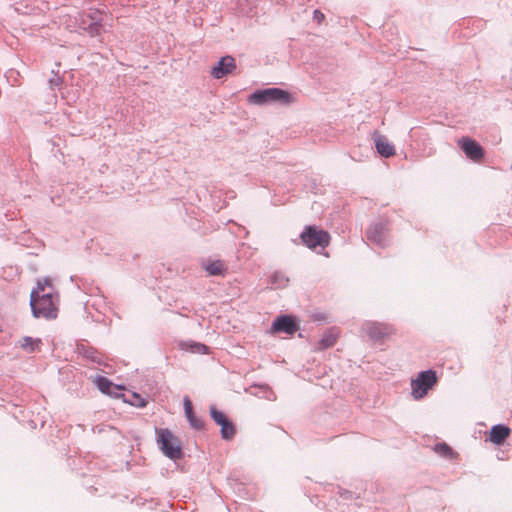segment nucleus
<instances>
[{
	"label": "nucleus",
	"mask_w": 512,
	"mask_h": 512,
	"mask_svg": "<svg viewBox=\"0 0 512 512\" xmlns=\"http://www.w3.org/2000/svg\"><path fill=\"white\" fill-rule=\"evenodd\" d=\"M29 305L35 319L55 320L59 311V293L58 291H48L47 294L37 296L34 292V294H30Z\"/></svg>",
	"instance_id": "obj_1"
},
{
	"label": "nucleus",
	"mask_w": 512,
	"mask_h": 512,
	"mask_svg": "<svg viewBox=\"0 0 512 512\" xmlns=\"http://www.w3.org/2000/svg\"><path fill=\"white\" fill-rule=\"evenodd\" d=\"M155 433L158 447L167 458L177 461L184 457L181 440L168 428H156Z\"/></svg>",
	"instance_id": "obj_2"
},
{
	"label": "nucleus",
	"mask_w": 512,
	"mask_h": 512,
	"mask_svg": "<svg viewBox=\"0 0 512 512\" xmlns=\"http://www.w3.org/2000/svg\"><path fill=\"white\" fill-rule=\"evenodd\" d=\"M292 95L281 88L269 87L257 89L248 96V102L253 105H266L271 103L289 104L292 102Z\"/></svg>",
	"instance_id": "obj_3"
},
{
	"label": "nucleus",
	"mask_w": 512,
	"mask_h": 512,
	"mask_svg": "<svg viewBox=\"0 0 512 512\" xmlns=\"http://www.w3.org/2000/svg\"><path fill=\"white\" fill-rule=\"evenodd\" d=\"M300 239L307 248L317 251L318 248L324 250L330 244L331 236L316 225H307L300 233Z\"/></svg>",
	"instance_id": "obj_4"
},
{
	"label": "nucleus",
	"mask_w": 512,
	"mask_h": 512,
	"mask_svg": "<svg viewBox=\"0 0 512 512\" xmlns=\"http://www.w3.org/2000/svg\"><path fill=\"white\" fill-rule=\"evenodd\" d=\"M438 379L436 371L428 369L421 371L418 376L411 381L412 396L415 400L424 398L428 391L436 385Z\"/></svg>",
	"instance_id": "obj_5"
},
{
	"label": "nucleus",
	"mask_w": 512,
	"mask_h": 512,
	"mask_svg": "<svg viewBox=\"0 0 512 512\" xmlns=\"http://www.w3.org/2000/svg\"><path fill=\"white\" fill-rule=\"evenodd\" d=\"M300 328V320L291 314L278 315L272 322V333H285L293 335Z\"/></svg>",
	"instance_id": "obj_6"
},
{
	"label": "nucleus",
	"mask_w": 512,
	"mask_h": 512,
	"mask_svg": "<svg viewBox=\"0 0 512 512\" xmlns=\"http://www.w3.org/2000/svg\"><path fill=\"white\" fill-rule=\"evenodd\" d=\"M458 145L463 153L472 161H480L485 156L484 148L473 138L464 136L458 141Z\"/></svg>",
	"instance_id": "obj_7"
},
{
	"label": "nucleus",
	"mask_w": 512,
	"mask_h": 512,
	"mask_svg": "<svg viewBox=\"0 0 512 512\" xmlns=\"http://www.w3.org/2000/svg\"><path fill=\"white\" fill-rule=\"evenodd\" d=\"M362 331L365 332L373 342H381L390 334L388 325L374 321H366L362 325Z\"/></svg>",
	"instance_id": "obj_8"
},
{
	"label": "nucleus",
	"mask_w": 512,
	"mask_h": 512,
	"mask_svg": "<svg viewBox=\"0 0 512 512\" xmlns=\"http://www.w3.org/2000/svg\"><path fill=\"white\" fill-rule=\"evenodd\" d=\"M235 69L236 62L234 57L225 55L212 67L210 74L214 79H222L231 74Z\"/></svg>",
	"instance_id": "obj_9"
},
{
	"label": "nucleus",
	"mask_w": 512,
	"mask_h": 512,
	"mask_svg": "<svg viewBox=\"0 0 512 512\" xmlns=\"http://www.w3.org/2000/svg\"><path fill=\"white\" fill-rule=\"evenodd\" d=\"M94 383L103 394L112 396L114 398L124 396L121 393L122 386L114 384L110 379H108L105 376L97 375L94 379Z\"/></svg>",
	"instance_id": "obj_10"
},
{
	"label": "nucleus",
	"mask_w": 512,
	"mask_h": 512,
	"mask_svg": "<svg viewBox=\"0 0 512 512\" xmlns=\"http://www.w3.org/2000/svg\"><path fill=\"white\" fill-rule=\"evenodd\" d=\"M373 140L377 153L383 158H389L395 155V147L390 143L386 136L378 134L377 131L373 134Z\"/></svg>",
	"instance_id": "obj_11"
},
{
	"label": "nucleus",
	"mask_w": 512,
	"mask_h": 512,
	"mask_svg": "<svg viewBox=\"0 0 512 512\" xmlns=\"http://www.w3.org/2000/svg\"><path fill=\"white\" fill-rule=\"evenodd\" d=\"M385 231L386 224L383 222H377L368 227V229L366 230V237L370 242L378 245L379 247H384Z\"/></svg>",
	"instance_id": "obj_12"
},
{
	"label": "nucleus",
	"mask_w": 512,
	"mask_h": 512,
	"mask_svg": "<svg viewBox=\"0 0 512 512\" xmlns=\"http://www.w3.org/2000/svg\"><path fill=\"white\" fill-rule=\"evenodd\" d=\"M184 412L190 426L195 430H201L204 422L195 414L192 401L188 396L183 398Z\"/></svg>",
	"instance_id": "obj_13"
},
{
	"label": "nucleus",
	"mask_w": 512,
	"mask_h": 512,
	"mask_svg": "<svg viewBox=\"0 0 512 512\" xmlns=\"http://www.w3.org/2000/svg\"><path fill=\"white\" fill-rule=\"evenodd\" d=\"M511 429L504 424L493 425L489 432V440L495 445H501L510 436Z\"/></svg>",
	"instance_id": "obj_14"
},
{
	"label": "nucleus",
	"mask_w": 512,
	"mask_h": 512,
	"mask_svg": "<svg viewBox=\"0 0 512 512\" xmlns=\"http://www.w3.org/2000/svg\"><path fill=\"white\" fill-rule=\"evenodd\" d=\"M99 11L95 10L87 14L86 18L89 20L87 26L83 27V30L89 33L91 36L100 34L102 28V18L99 16Z\"/></svg>",
	"instance_id": "obj_15"
},
{
	"label": "nucleus",
	"mask_w": 512,
	"mask_h": 512,
	"mask_svg": "<svg viewBox=\"0 0 512 512\" xmlns=\"http://www.w3.org/2000/svg\"><path fill=\"white\" fill-rule=\"evenodd\" d=\"M203 268L209 276H225L228 268L222 260H207Z\"/></svg>",
	"instance_id": "obj_16"
},
{
	"label": "nucleus",
	"mask_w": 512,
	"mask_h": 512,
	"mask_svg": "<svg viewBox=\"0 0 512 512\" xmlns=\"http://www.w3.org/2000/svg\"><path fill=\"white\" fill-rule=\"evenodd\" d=\"M338 337V331L336 328L332 327L327 329L321 339L318 342V349L325 350L328 349L336 343Z\"/></svg>",
	"instance_id": "obj_17"
},
{
	"label": "nucleus",
	"mask_w": 512,
	"mask_h": 512,
	"mask_svg": "<svg viewBox=\"0 0 512 512\" xmlns=\"http://www.w3.org/2000/svg\"><path fill=\"white\" fill-rule=\"evenodd\" d=\"M77 351L81 356L92 361L93 363L99 365L102 364V356L95 348L80 344L77 346Z\"/></svg>",
	"instance_id": "obj_18"
},
{
	"label": "nucleus",
	"mask_w": 512,
	"mask_h": 512,
	"mask_svg": "<svg viewBox=\"0 0 512 512\" xmlns=\"http://www.w3.org/2000/svg\"><path fill=\"white\" fill-rule=\"evenodd\" d=\"M183 350L194 353V354H208L210 351V347L205 345L204 343L195 342V341H186L181 344Z\"/></svg>",
	"instance_id": "obj_19"
},
{
	"label": "nucleus",
	"mask_w": 512,
	"mask_h": 512,
	"mask_svg": "<svg viewBox=\"0 0 512 512\" xmlns=\"http://www.w3.org/2000/svg\"><path fill=\"white\" fill-rule=\"evenodd\" d=\"M289 278L282 271H275L269 278V284L272 289H283L287 287Z\"/></svg>",
	"instance_id": "obj_20"
},
{
	"label": "nucleus",
	"mask_w": 512,
	"mask_h": 512,
	"mask_svg": "<svg viewBox=\"0 0 512 512\" xmlns=\"http://www.w3.org/2000/svg\"><path fill=\"white\" fill-rule=\"evenodd\" d=\"M48 291H56L51 279L46 277L41 280H37L36 285L32 288L30 294H34L36 292L37 296L41 294H47Z\"/></svg>",
	"instance_id": "obj_21"
},
{
	"label": "nucleus",
	"mask_w": 512,
	"mask_h": 512,
	"mask_svg": "<svg viewBox=\"0 0 512 512\" xmlns=\"http://www.w3.org/2000/svg\"><path fill=\"white\" fill-rule=\"evenodd\" d=\"M221 438L225 441H230L236 434V427L233 421L228 417L226 421H223L220 425Z\"/></svg>",
	"instance_id": "obj_22"
},
{
	"label": "nucleus",
	"mask_w": 512,
	"mask_h": 512,
	"mask_svg": "<svg viewBox=\"0 0 512 512\" xmlns=\"http://www.w3.org/2000/svg\"><path fill=\"white\" fill-rule=\"evenodd\" d=\"M42 344L40 338H32L30 336H24L20 341V346L29 353L35 352Z\"/></svg>",
	"instance_id": "obj_23"
},
{
	"label": "nucleus",
	"mask_w": 512,
	"mask_h": 512,
	"mask_svg": "<svg viewBox=\"0 0 512 512\" xmlns=\"http://www.w3.org/2000/svg\"><path fill=\"white\" fill-rule=\"evenodd\" d=\"M211 419L219 426L223 421H226L228 416L221 410L217 409L214 405L209 408Z\"/></svg>",
	"instance_id": "obj_24"
},
{
	"label": "nucleus",
	"mask_w": 512,
	"mask_h": 512,
	"mask_svg": "<svg viewBox=\"0 0 512 512\" xmlns=\"http://www.w3.org/2000/svg\"><path fill=\"white\" fill-rule=\"evenodd\" d=\"M435 451L445 458H453L455 454L453 449L445 442L437 443L435 445Z\"/></svg>",
	"instance_id": "obj_25"
},
{
	"label": "nucleus",
	"mask_w": 512,
	"mask_h": 512,
	"mask_svg": "<svg viewBox=\"0 0 512 512\" xmlns=\"http://www.w3.org/2000/svg\"><path fill=\"white\" fill-rule=\"evenodd\" d=\"M124 402H127L130 405L135 406V407H139V408H144L148 404L147 399L143 398L138 393H133L132 396H131V399H124Z\"/></svg>",
	"instance_id": "obj_26"
},
{
	"label": "nucleus",
	"mask_w": 512,
	"mask_h": 512,
	"mask_svg": "<svg viewBox=\"0 0 512 512\" xmlns=\"http://www.w3.org/2000/svg\"><path fill=\"white\" fill-rule=\"evenodd\" d=\"M63 79L58 74H55L53 77H51L48 80L49 86L51 89H54L55 87H58L62 84Z\"/></svg>",
	"instance_id": "obj_27"
},
{
	"label": "nucleus",
	"mask_w": 512,
	"mask_h": 512,
	"mask_svg": "<svg viewBox=\"0 0 512 512\" xmlns=\"http://www.w3.org/2000/svg\"><path fill=\"white\" fill-rule=\"evenodd\" d=\"M338 494L345 500H351L354 498V493L346 489L339 488Z\"/></svg>",
	"instance_id": "obj_28"
},
{
	"label": "nucleus",
	"mask_w": 512,
	"mask_h": 512,
	"mask_svg": "<svg viewBox=\"0 0 512 512\" xmlns=\"http://www.w3.org/2000/svg\"><path fill=\"white\" fill-rule=\"evenodd\" d=\"M313 19L320 24L325 19V15L319 9H315L313 12Z\"/></svg>",
	"instance_id": "obj_29"
},
{
	"label": "nucleus",
	"mask_w": 512,
	"mask_h": 512,
	"mask_svg": "<svg viewBox=\"0 0 512 512\" xmlns=\"http://www.w3.org/2000/svg\"><path fill=\"white\" fill-rule=\"evenodd\" d=\"M312 319L317 322H324L326 321V315L324 313H314Z\"/></svg>",
	"instance_id": "obj_30"
},
{
	"label": "nucleus",
	"mask_w": 512,
	"mask_h": 512,
	"mask_svg": "<svg viewBox=\"0 0 512 512\" xmlns=\"http://www.w3.org/2000/svg\"><path fill=\"white\" fill-rule=\"evenodd\" d=\"M89 23V20L85 17L81 19V22L79 23V27L83 29L84 26H87Z\"/></svg>",
	"instance_id": "obj_31"
},
{
	"label": "nucleus",
	"mask_w": 512,
	"mask_h": 512,
	"mask_svg": "<svg viewBox=\"0 0 512 512\" xmlns=\"http://www.w3.org/2000/svg\"><path fill=\"white\" fill-rule=\"evenodd\" d=\"M511 169H512V164H511Z\"/></svg>",
	"instance_id": "obj_32"
}]
</instances>
